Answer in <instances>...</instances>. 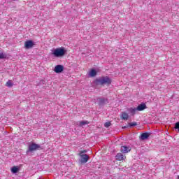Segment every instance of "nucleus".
<instances>
[{
    "label": "nucleus",
    "mask_w": 179,
    "mask_h": 179,
    "mask_svg": "<svg viewBox=\"0 0 179 179\" xmlns=\"http://www.w3.org/2000/svg\"><path fill=\"white\" fill-rule=\"evenodd\" d=\"M50 54L55 58H61L66 54V50L64 47L57 48L56 49L52 50Z\"/></svg>",
    "instance_id": "nucleus-1"
},
{
    "label": "nucleus",
    "mask_w": 179,
    "mask_h": 179,
    "mask_svg": "<svg viewBox=\"0 0 179 179\" xmlns=\"http://www.w3.org/2000/svg\"><path fill=\"white\" fill-rule=\"evenodd\" d=\"M95 85H110L111 83V78L108 76H102L94 80Z\"/></svg>",
    "instance_id": "nucleus-2"
},
{
    "label": "nucleus",
    "mask_w": 179,
    "mask_h": 179,
    "mask_svg": "<svg viewBox=\"0 0 179 179\" xmlns=\"http://www.w3.org/2000/svg\"><path fill=\"white\" fill-rule=\"evenodd\" d=\"M41 148L40 145L36 144L34 143H31L28 145V150L27 151V153H29V152H34L36 150H38Z\"/></svg>",
    "instance_id": "nucleus-3"
},
{
    "label": "nucleus",
    "mask_w": 179,
    "mask_h": 179,
    "mask_svg": "<svg viewBox=\"0 0 179 179\" xmlns=\"http://www.w3.org/2000/svg\"><path fill=\"white\" fill-rule=\"evenodd\" d=\"M79 156L80 157V163H87L89 161V155H84L83 152H80Z\"/></svg>",
    "instance_id": "nucleus-4"
},
{
    "label": "nucleus",
    "mask_w": 179,
    "mask_h": 179,
    "mask_svg": "<svg viewBox=\"0 0 179 179\" xmlns=\"http://www.w3.org/2000/svg\"><path fill=\"white\" fill-rule=\"evenodd\" d=\"M120 152L122 153H129V152H131V147L127 146V145H122L120 148Z\"/></svg>",
    "instance_id": "nucleus-5"
},
{
    "label": "nucleus",
    "mask_w": 179,
    "mask_h": 179,
    "mask_svg": "<svg viewBox=\"0 0 179 179\" xmlns=\"http://www.w3.org/2000/svg\"><path fill=\"white\" fill-rule=\"evenodd\" d=\"M34 45V43H33V41H27L24 43V47L27 48V50H29V48H32V47Z\"/></svg>",
    "instance_id": "nucleus-6"
},
{
    "label": "nucleus",
    "mask_w": 179,
    "mask_h": 179,
    "mask_svg": "<svg viewBox=\"0 0 179 179\" xmlns=\"http://www.w3.org/2000/svg\"><path fill=\"white\" fill-rule=\"evenodd\" d=\"M54 71H55V72L56 73H61V72H62L64 71V66H62V65H57L55 67Z\"/></svg>",
    "instance_id": "nucleus-7"
},
{
    "label": "nucleus",
    "mask_w": 179,
    "mask_h": 179,
    "mask_svg": "<svg viewBox=\"0 0 179 179\" xmlns=\"http://www.w3.org/2000/svg\"><path fill=\"white\" fill-rule=\"evenodd\" d=\"M137 111H143V110H146V104L141 103L137 106Z\"/></svg>",
    "instance_id": "nucleus-8"
},
{
    "label": "nucleus",
    "mask_w": 179,
    "mask_h": 179,
    "mask_svg": "<svg viewBox=\"0 0 179 179\" xmlns=\"http://www.w3.org/2000/svg\"><path fill=\"white\" fill-rule=\"evenodd\" d=\"M88 75L90 78H94L97 75V71L94 69H91Z\"/></svg>",
    "instance_id": "nucleus-9"
},
{
    "label": "nucleus",
    "mask_w": 179,
    "mask_h": 179,
    "mask_svg": "<svg viewBox=\"0 0 179 179\" xmlns=\"http://www.w3.org/2000/svg\"><path fill=\"white\" fill-rule=\"evenodd\" d=\"M127 111L132 114V115H135V114H136V111H138V109L136 108H130L127 109Z\"/></svg>",
    "instance_id": "nucleus-10"
},
{
    "label": "nucleus",
    "mask_w": 179,
    "mask_h": 179,
    "mask_svg": "<svg viewBox=\"0 0 179 179\" xmlns=\"http://www.w3.org/2000/svg\"><path fill=\"white\" fill-rule=\"evenodd\" d=\"M148 138H149V133H143L140 136L141 141H145V139H148Z\"/></svg>",
    "instance_id": "nucleus-11"
},
{
    "label": "nucleus",
    "mask_w": 179,
    "mask_h": 179,
    "mask_svg": "<svg viewBox=\"0 0 179 179\" xmlns=\"http://www.w3.org/2000/svg\"><path fill=\"white\" fill-rule=\"evenodd\" d=\"M125 159V157H124V155H122V153H118L116 155V160H124Z\"/></svg>",
    "instance_id": "nucleus-12"
},
{
    "label": "nucleus",
    "mask_w": 179,
    "mask_h": 179,
    "mask_svg": "<svg viewBox=\"0 0 179 179\" xmlns=\"http://www.w3.org/2000/svg\"><path fill=\"white\" fill-rule=\"evenodd\" d=\"M121 118L122 120H124L127 121L128 118H129V115H128V113L123 112Z\"/></svg>",
    "instance_id": "nucleus-13"
},
{
    "label": "nucleus",
    "mask_w": 179,
    "mask_h": 179,
    "mask_svg": "<svg viewBox=\"0 0 179 179\" xmlns=\"http://www.w3.org/2000/svg\"><path fill=\"white\" fill-rule=\"evenodd\" d=\"M6 86H7V87H12V86H13V82L10 80H8L6 82Z\"/></svg>",
    "instance_id": "nucleus-14"
},
{
    "label": "nucleus",
    "mask_w": 179,
    "mask_h": 179,
    "mask_svg": "<svg viewBox=\"0 0 179 179\" xmlns=\"http://www.w3.org/2000/svg\"><path fill=\"white\" fill-rule=\"evenodd\" d=\"M17 171H19V168L17 166H13V168H11V172H13V174H16Z\"/></svg>",
    "instance_id": "nucleus-15"
},
{
    "label": "nucleus",
    "mask_w": 179,
    "mask_h": 179,
    "mask_svg": "<svg viewBox=\"0 0 179 179\" xmlns=\"http://www.w3.org/2000/svg\"><path fill=\"white\" fill-rule=\"evenodd\" d=\"M87 124H89V122L87 121H81L79 122L80 127H83V125H86Z\"/></svg>",
    "instance_id": "nucleus-16"
},
{
    "label": "nucleus",
    "mask_w": 179,
    "mask_h": 179,
    "mask_svg": "<svg viewBox=\"0 0 179 179\" xmlns=\"http://www.w3.org/2000/svg\"><path fill=\"white\" fill-rule=\"evenodd\" d=\"M110 125H111V123L110 122H107L104 124V127L106 128H108L110 127Z\"/></svg>",
    "instance_id": "nucleus-17"
},
{
    "label": "nucleus",
    "mask_w": 179,
    "mask_h": 179,
    "mask_svg": "<svg viewBox=\"0 0 179 179\" xmlns=\"http://www.w3.org/2000/svg\"><path fill=\"white\" fill-rule=\"evenodd\" d=\"M129 127H136L137 123L136 122H131L129 123Z\"/></svg>",
    "instance_id": "nucleus-18"
},
{
    "label": "nucleus",
    "mask_w": 179,
    "mask_h": 179,
    "mask_svg": "<svg viewBox=\"0 0 179 179\" xmlns=\"http://www.w3.org/2000/svg\"><path fill=\"white\" fill-rule=\"evenodd\" d=\"M3 58H5V55L0 53V59H3Z\"/></svg>",
    "instance_id": "nucleus-19"
},
{
    "label": "nucleus",
    "mask_w": 179,
    "mask_h": 179,
    "mask_svg": "<svg viewBox=\"0 0 179 179\" xmlns=\"http://www.w3.org/2000/svg\"><path fill=\"white\" fill-rule=\"evenodd\" d=\"M80 153H83H83H86V150L82 151V152H80Z\"/></svg>",
    "instance_id": "nucleus-20"
},
{
    "label": "nucleus",
    "mask_w": 179,
    "mask_h": 179,
    "mask_svg": "<svg viewBox=\"0 0 179 179\" xmlns=\"http://www.w3.org/2000/svg\"><path fill=\"white\" fill-rule=\"evenodd\" d=\"M178 179H179V175L178 176Z\"/></svg>",
    "instance_id": "nucleus-21"
}]
</instances>
